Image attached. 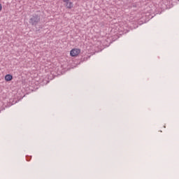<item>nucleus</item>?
I'll use <instances>...</instances> for the list:
<instances>
[{
	"mask_svg": "<svg viewBox=\"0 0 179 179\" xmlns=\"http://www.w3.org/2000/svg\"><path fill=\"white\" fill-rule=\"evenodd\" d=\"M12 79H13V76H12V75H10V74L6 75L5 80L6 82H10V80H12Z\"/></svg>",
	"mask_w": 179,
	"mask_h": 179,
	"instance_id": "20e7f679",
	"label": "nucleus"
},
{
	"mask_svg": "<svg viewBox=\"0 0 179 179\" xmlns=\"http://www.w3.org/2000/svg\"><path fill=\"white\" fill-rule=\"evenodd\" d=\"M81 50L79 48H73L71 51H70V56L71 57H78V55H79V54H80Z\"/></svg>",
	"mask_w": 179,
	"mask_h": 179,
	"instance_id": "f257e3e1",
	"label": "nucleus"
},
{
	"mask_svg": "<svg viewBox=\"0 0 179 179\" xmlns=\"http://www.w3.org/2000/svg\"><path fill=\"white\" fill-rule=\"evenodd\" d=\"M40 22V16L38 15H34L32 17L30 18L29 22L32 24H36Z\"/></svg>",
	"mask_w": 179,
	"mask_h": 179,
	"instance_id": "f03ea898",
	"label": "nucleus"
},
{
	"mask_svg": "<svg viewBox=\"0 0 179 179\" xmlns=\"http://www.w3.org/2000/svg\"><path fill=\"white\" fill-rule=\"evenodd\" d=\"M65 3L66 9H72L73 8V3L71 0H62Z\"/></svg>",
	"mask_w": 179,
	"mask_h": 179,
	"instance_id": "7ed1b4c3",
	"label": "nucleus"
},
{
	"mask_svg": "<svg viewBox=\"0 0 179 179\" xmlns=\"http://www.w3.org/2000/svg\"><path fill=\"white\" fill-rule=\"evenodd\" d=\"M2 10V4L0 3V12Z\"/></svg>",
	"mask_w": 179,
	"mask_h": 179,
	"instance_id": "39448f33",
	"label": "nucleus"
}]
</instances>
